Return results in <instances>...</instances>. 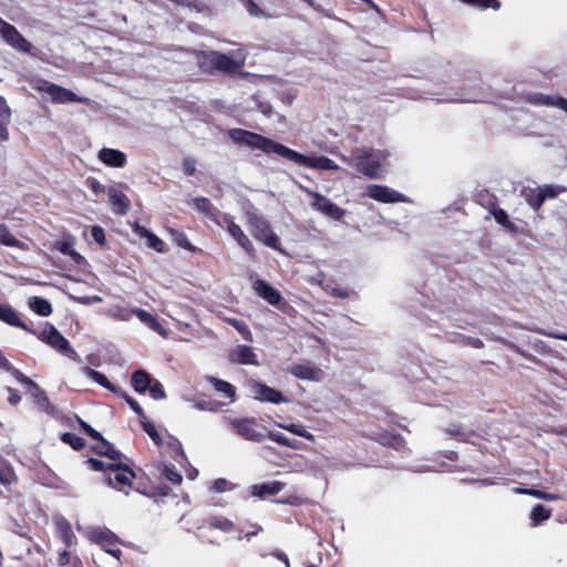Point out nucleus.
<instances>
[{
  "mask_svg": "<svg viewBox=\"0 0 567 567\" xmlns=\"http://www.w3.org/2000/svg\"><path fill=\"white\" fill-rule=\"evenodd\" d=\"M247 54L243 49L221 53L216 51L215 55V73L225 75H235L241 71L245 65Z\"/></svg>",
  "mask_w": 567,
  "mask_h": 567,
  "instance_id": "nucleus-6",
  "label": "nucleus"
},
{
  "mask_svg": "<svg viewBox=\"0 0 567 567\" xmlns=\"http://www.w3.org/2000/svg\"><path fill=\"white\" fill-rule=\"evenodd\" d=\"M16 480L12 467L4 461H0V485H10Z\"/></svg>",
  "mask_w": 567,
  "mask_h": 567,
  "instance_id": "nucleus-41",
  "label": "nucleus"
},
{
  "mask_svg": "<svg viewBox=\"0 0 567 567\" xmlns=\"http://www.w3.org/2000/svg\"><path fill=\"white\" fill-rule=\"evenodd\" d=\"M250 392L254 399L261 402H268L274 404L289 402V399H287L280 391L258 381H252L250 383Z\"/></svg>",
  "mask_w": 567,
  "mask_h": 567,
  "instance_id": "nucleus-10",
  "label": "nucleus"
},
{
  "mask_svg": "<svg viewBox=\"0 0 567 567\" xmlns=\"http://www.w3.org/2000/svg\"><path fill=\"white\" fill-rule=\"evenodd\" d=\"M176 243H177V244H178V246H181V247H184V248L189 249V250H192V249H193V247H192L190 243L188 241V239H187L186 235H185V234H183V233H178V234H177Z\"/></svg>",
  "mask_w": 567,
  "mask_h": 567,
  "instance_id": "nucleus-63",
  "label": "nucleus"
},
{
  "mask_svg": "<svg viewBox=\"0 0 567 567\" xmlns=\"http://www.w3.org/2000/svg\"><path fill=\"white\" fill-rule=\"evenodd\" d=\"M532 331H535L539 334H543V336H547V337H551L554 339H557V340H564V341H567V334L566 333H560V332H548L544 329H532Z\"/></svg>",
  "mask_w": 567,
  "mask_h": 567,
  "instance_id": "nucleus-60",
  "label": "nucleus"
},
{
  "mask_svg": "<svg viewBox=\"0 0 567 567\" xmlns=\"http://www.w3.org/2000/svg\"><path fill=\"white\" fill-rule=\"evenodd\" d=\"M194 206L199 212L206 214L207 216H213V205L210 200L206 197H196L193 199Z\"/></svg>",
  "mask_w": 567,
  "mask_h": 567,
  "instance_id": "nucleus-47",
  "label": "nucleus"
},
{
  "mask_svg": "<svg viewBox=\"0 0 567 567\" xmlns=\"http://www.w3.org/2000/svg\"><path fill=\"white\" fill-rule=\"evenodd\" d=\"M109 200L113 206V212L118 215H125L130 207V200L125 194L115 188H110Z\"/></svg>",
  "mask_w": 567,
  "mask_h": 567,
  "instance_id": "nucleus-26",
  "label": "nucleus"
},
{
  "mask_svg": "<svg viewBox=\"0 0 567 567\" xmlns=\"http://www.w3.org/2000/svg\"><path fill=\"white\" fill-rule=\"evenodd\" d=\"M40 341L47 343L58 352L66 355L69 359L81 362L78 352L72 348L71 343L61 332L51 323H45L41 331L33 333Z\"/></svg>",
  "mask_w": 567,
  "mask_h": 567,
  "instance_id": "nucleus-5",
  "label": "nucleus"
},
{
  "mask_svg": "<svg viewBox=\"0 0 567 567\" xmlns=\"http://www.w3.org/2000/svg\"><path fill=\"white\" fill-rule=\"evenodd\" d=\"M223 403L217 401H209V400H195L194 401V409L199 411H209V412H218L221 408Z\"/></svg>",
  "mask_w": 567,
  "mask_h": 567,
  "instance_id": "nucleus-43",
  "label": "nucleus"
},
{
  "mask_svg": "<svg viewBox=\"0 0 567 567\" xmlns=\"http://www.w3.org/2000/svg\"><path fill=\"white\" fill-rule=\"evenodd\" d=\"M7 390L9 392L8 402L11 405L18 404L21 401V395L19 394V392L12 388H7Z\"/></svg>",
  "mask_w": 567,
  "mask_h": 567,
  "instance_id": "nucleus-62",
  "label": "nucleus"
},
{
  "mask_svg": "<svg viewBox=\"0 0 567 567\" xmlns=\"http://www.w3.org/2000/svg\"><path fill=\"white\" fill-rule=\"evenodd\" d=\"M288 372L300 380L320 382L323 379V371L311 363H295L288 368Z\"/></svg>",
  "mask_w": 567,
  "mask_h": 567,
  "instance_id": "nucleus-14",
  "label": "nucleus"
},
{
  "mask_svg": "<svg viewBox=\"0 0 567 567\" xmlns=\"http://www.w3.org/2000/svg\"><path fill=\"white\" fill-rule=\"evenodd\" d=\"M152 381L151 375L142 369L134 371L131 377L132 386L137 393L146 392L151 388Z\"/></svg>",
  "mask_w": 567,
  "mask_h": 567,
  "instance_id": "nucleus-29",
  "label": "nucleus"
},
{
  "mask_svg": "<svg viewBox=\"0 0 567 567\" xmlns=\"http://www.w3.org/2000/svg\"><path fill=\"white\" fill-rule=\"evenodd\" d=\"M522 196L528 206L537 212L544 204V196H542L540 188H524L522 190Z\"/></svg>",
  "mask_w": 567,
  "mask_h": 567,
  "instance_id": "nucleus-31",
  "label": "nucleus"
},
{
  "mask_svg": "<svg viewBox=\"0 0 567 567\" xmlns=\"http://www.w3.org/2000/svg\"><path fill=\"white\" fill-rule=\"evenodd\" d=\"M515 492L516 493H520V494H527V495H532L534 497H537V498H540V499H544V501H557L559 499V496L556 495V494H549V493H546V492H542V491H538V489H525V488H515Z\"/></svg>",
  "mask_w": 567,
  "mask_h": 567,
  "instance_id": "nucleus-45",
  "label": "nucleus"
},
{
  "mask_svg": "<svg viewBox=\"0 0 567 567\" xmlns=\"http://www.w3.org/2000/svg\"><path fill=\"white\" fill-rule=\"evenodd\" d=\"M19 377L21 378L18 382L27 386V393L33 399L37 406L48 414H53L54 406L51 404L47 393L25 374H20Z\"/></svg>",
  "mask_w": 567,
  "mask_h": 567,
  "instance_id": "nucleus-9",
  "label": "nucleus"
},
{
  "mask_svg": "<svg viewBox=\"0 0 567 567\" xmlns=\"http://www.w3.org/2000/svg\"><path fill=\"white\" fill-rule=\"evenodd\" d=\"M63 443L69 444L75 451H80L85 446V440L74 433L65 432L61 435Z\"/></svg>",
  "mask_w": 567,
  "mask_h": 567,
  "instance_id": "nucleus-42",
  "label": "nucleus"
},
{
  "mask_svg": "<svg viewBox=\"0 0 567 567\" xmlns=\"http://www.w3.org/2000/svg\"><path fill=\"white\" fill-rule=\"evenodd\" d=\"M453 342H460V343H463V344H466V346H470L472 348H476V349H480V348H483L484 343L481 339H477V338H472V337H467V336H457V339H452Z\"/></svg>",
  "mask_w": 567,
  "mask_h": 567,
  "instance_id": "nucleus-51",
  "label": "nucleus"
},
{
  "mask_svg": "<svg viewBox=\"0 0 567 567\" xmlns=\"http://www.w3.org/2000/svg\"><path fill=\"white\" fill-rule=\"evenodd\" d=\"M87 464H89L90 468L93 471H96V472L109 471L110 472V470H109L110 462H104V461L91 457L87 460Z\"/></svg>",
  "mask_w": 567,
  "mask_h": 567,
  "instance_id": "nucleus-53",
  "label": "nucleus"
},
{
  "mask_svg": "<svg viewBox=\"0 0 567 567\" xmlns=\"http://www.w3.org/2000/svg\"><path fill=\"white\" fill-rule=\"evenodd\" d=\"M97 158L106 166L117 168L124 167L127 162L126 155L122 151L107 147H103L99 152Z\"/></svg>",
  "mask_w": 567,
  "mask_h": 567,
  "instance_id": "nucleus-17",
  "label": "nucleus"
},
{
  "mask_svg": "<svg viewBox=\"0 0 567 567\" xmlns=\"http://www.w3.org/2000/svg\"><path fill=\"white\" fill-rule=\"evenodd\" d=\"M228 135L236 144L248 146L251 150H259L266 154H277L309 168L319 171L339 169V166L327 156H306L271 138L247 130L233 128L228 132Z\"/></svg>",
  "mask_w": 567,
  "mask_h": 567,
  "instance_id": "nucleus-1",
  "label": "nucleus"
},
{
  "mask_svg": "<svg viewBox=\"0 0 567 567\" xmlns=\"http://www.w3.org/2000/svg\"><path fill=\"white\" fill-rule=\"evenodd\" d=\"M550 517V511L538 504L533 507L530 519L533 526H538Z\"/></svg>",
  "mask_w": 567,
  "mask_h": 567,
  "instance_id": "nucleus-38",
  "label": "nucleus"
},
{
  "mask_svg": "<svg viewBox=\"0 0 567 567\" xmlns=\"http://www.w3.org/2000/svg\"><path fill=\"white\" fill-rule=\"evenodd\" d=\"M228 487H229V482L227 480L217 478L214 481L210 488L214 492L221 493V492H225L226 489H228Z\"/></svg>",
  "mask_w": 567,
  "mask_h": 567,
  "instance_id": "nucleus-59",
  "label": "nucleus"
},
{
  "mask_svg": "<svg viewBox=\"0 0 567 567\" xmlns=\"http://www.w3.org/2000/svg\"><path fill=\"white\" fill-rule=\"evenodd\" d=\"M542 192V196H544V202L548 198H555L559 194L567 192V187L561 185H544L539 187Z\"/></svg>",
  "mask_w": 567,
  "mask_h": 567,
  "instance_id": "nucleus-44",
  "label": "nucleus"
},
{
  "mask_svg": "<svg viewBox=\"0 0 567 567\" xmlns=\"http://www.w3.org/2000/svg\"><path fill=\"white\" fill-rule=\"evenodd\" d=\"M60 251L64 255H70L71 257H73L76 261L79 259H82V256L80 254H78L76 251L70 249L69 245L68 244H62V247L60 248Z\"/></svg>",
  "mask_w": 567,
  "mask_h": 567,
  "instance_id": "nucleus-64",
  "label": "nucleus"
},
{
  "mask_svg": "<svg viewBox=\"0 0 567 567\" xmlns=\"http://www.w3.org/2000/svg\"><path fill=\"white\" fill-rule=\"evenodd\" d=\"M266 437L270 439L271 441H274L282 446H288L290 449L297 450L300 446V443L298 441H291L290 439H288L280 432L269 431L268 433H266Z\"/></svg>",
  "mask_w": 567,
  "mask_h": 567,
  "instance_id": "nucleus-40",
  "label": "nucleus"
},
{
  "mask_svg": "<svg viewBox=\"0 0 567 567\" xmlns=\"http://www.w3.org/2000/svg\"><path fill=\"white\" fill-rule=\"evenodd\" d=\"M151 396L154 400H163L166 398L165 390L162 385V383L158 380H153L151 383V388H148Z\"/></svg>",
  "mask_w": 567,
  "mask_h": 567,
  "instance_id": "nucleus-50",
  "label": "nucleus"
},
{
  "mask_svg": "<svg viewBox=\"0 0 567 567\" xmlns=\"http://www.w3.org/2000/svg\"><path fill=\"white\" fill-rule=\"evenodd\" d=\"M466 85L464 84L461 90H455L454 87L449 89L446 92L441 94V97H439V101L444 102H478L481 101V97L475 94H471L468 92H465Z\"/></svg>",
  "mask_w": 567,
  "mask_h": 567,
  "instance_id": "nucleus-21",
  "label": "nucleus"
},
{
  "mask_svg": "<svg viewBox=\"0 0 567 567\" xmlns=\"http://www.w3.org/2000/svg\"><path fill=\"white\" fill-rule=\"evenodd\" d=\"M127 404L130 405V408L138 415L140 420H144L146 419V415L143 411V409L141 408V405L137 403L136 400H134L132 396H127Z\"/></svg>",
  "mask_w": 567,
  "mask_h": 567,
  "instance_id": "nucleus-58",
  "label": "nucleus"
},
{
  "mask_svg": "<svg viewBox=\"0 0 567 567\" xmlns=\"http://www.w3.org/2000/svg\"><path fill=\"white\" fill-rule=\"evenodd\" d=\"M205 380L209 382L217 392L223 393L230 400H234L236 395V388L231 383L213 375H205Z\"/></svg>",
  "mask_w": 567,
  "mask_h": 567,
  "instance_id": "nucleus-30",
  "label": "nucleus"
},
{
  "mask_svg": "<svg viewBox=\"0 0 567 567\" xmlns=\"http://www.w3.org/2000/svg\"><path fill=\"white\" fill-rule=\"evenodd\" d=\"M229 360L233 363L239 364H254L257 365V355L254 353L252 348L249 346H237L229 352Z\"/></svg>",
  "mask_w": 567,
  "mask_h": 567,
  "instance_id": "nucleus-19",
  "label": "nucleus"
},
{
  "mask_svg": "<svg viewBox=\"0 0 567 567\" xmlns=\"http://www.w3.org/2000/svg\"><path fill=\"white\" fill-rule=\"evenodd\" d=\"M93 540L101 545L106 553L115 558H120L122 551L114 545V535L103 530L94 532L92 536Z\"/></svg>",
  "mask_w": 567,
  "mask_h": 567,
  "instance_id": "nucleus-24",
  "label": "nucleus"
},
{
  "mask_svg": "<svg viewBox=\"0 0 567 567\" xmlns=\"http://www.w3.org/2000/svg\"><path fill=\"white\" fill-rule=\"evenodd\" d=\"M183 171L187 176H192L196 171V161L192 157H186L183 161Z\"/></svg>",
  "mask_w": 567,
  "mask_h": 567,
  "instance_id": "nucleus-55",
  "label": "nucleus"
},
{
  "mask_svg": "<svg viewBox=\"0 0 567 567\" xmlns=\"http://www.w3.org/2000/svg\"><path fill=\"white\" fill-rule=\"evenodd\" d=\"M286 484L279 481H272L261 484H255L250 487L251 495L265 498L267 496L276 495L285 488Z\"/></svg>",
  "mask_w": 567,
  "mask_h": 567,
  "instance_id": "nucleus-23",
  "label": "nucleus"
},
{
  "mask_svg": "<svg viewBox=\"0 0 567 567\" xmlns=\"http://www.w3.org/2000/svg\"><path fill=\"white\" fill-rule=\"evenodd\" d=\"M228 233L237 241V244L250 256L255 257V247L249 238L245 235L241 227L237 225L230 217H225Z\"/></svg>",
  "mask_w": 567,
  "mask_h": 567,
  "instance_id": "nucleus-16",
  "label": "nucleus"
},
{
  "mask_svg": "<svg viewBox=\"0 0 567 567\" xmlns=\"http://www.w3.org/2000/svg\"><path fill=\"white\" fill-rule=\"evenodd\" d=\"M303 190L311 197L310 206L313 210H317L333 220H340L344 216V209L339 207L322 194L313 192L309 188H303Z\"/></svg>",
  "mask_w": 567,
  "mask_h": 567,
  "instance_id": "nucleus-7",
  "label": "nucleus"
},
{
  "mask_svg": "<svg viewBox=\"0 0 567 567\" xmlns=\"http://www.w3.org/2000/svg\"><path fill=\"white\" fill-rule=\"evenodd\" d=\"M247 225L251 235L266 246L279 249V238L272 231L270 224L258 213L256 208L247 209Z\"/></svg>",
  "mask_w": 567,
  "mask_h": 567,
  "instance_id": "nucleus-3",
  "label": "nucleus"
},
{
  "mask_svg": "<svg viewBox=\"0 0 567 567\" xmlns=\"http://www.w3.org/2000/svg\"><path fill=\"white\" fill-rule=\"evenodd\" d=\"M78 421H79V424L81 426V429L89 435L91 436L93 440L95 441H99V440H102V434L100 432H97L96 430H94L90 424H87L85 421H83L82 419L78 417Z\"/></svg>",
  "mask_w": 567,
  "mask_h": 567,
  "instance_id": "nucleus-54",
  "label": "nucleus"
},
{
  "mask_svg": "<svg viewBox=\"0 0 567 567\" xmlns=\"http://www.w3.org/2000/svg\"><path fill=\"white\" fill-rule=\"evenodd\" d=\"M1 121H4V124H9L11 121V110L3 96H0V122Z\"/></svg>",
  "mask_w": 567,
  "mask_h": 567,
  "instance_id": "nucleus-52",
  "label": "nucleus"
},
{
  "mask_svg": "<svg viewBox=\"0 0 567 567\" xmlns=\"http://www.w3.org/2000/svg\"><path fill=\"white\" fill-rule=\"evenodd\" d=\"M162 475L175 485L181 484L183 480L174 466L163 465Z\"/></svg>",
  "mask_w": 567,
  "mask_h": 567,
  "instance_id": "nucleus-46",
  "label": "nucleus"
},
{
  "mask_svg": "<svg viewBox=\"0 0 567 567\" xmlns=\"http://www.w3.org/2000/svg\"><path fill=\"white\" fill-rule=\"evenodd\" d=\"M94 452L106 456L112 462L111 463H118L121 462L123 454L118 450H116L113 444H111L109 441H106L103 436L102 440H99V444H96L93 447Z\"/></svg>",
  "mask_w": 567,
  "mask_h": 567,
  "instance_id": "nucleus-27",
  "label": "nucleus"
},
{
  "mask_svg": "<svg viewBox=\"0 0 567 567\" xmlns=\"http://www.w3.org/2000/svg\"><path fill=\"white\" fill-rule=\"evenodd\" d=\"M0 369L7 371V372H10L12 374V377L19 381L21 377H19L20 374H23L20 370H18L17 368H14L8 360L7 358L2 354V352L0 351Z\"/></svg>",
  "mask_w": 567,
  "mask_h": 567,
  "instance_id": "nucleus-49",
  "label": "nucleus"
},
{
  "mask_svg": "<svg viewBox=\"0 0 567 567\" xmlns=\"http://www.w3.org/2000/svg\"><path fill=\"white\" fill-rule=\"evenodd\" d=\"M526 101L536 106H556L567 113V99L563 96L536 92L528 94Z\"/></svg>",
  "mask_w": 567,
  "mask_h": 567,
  "instance_id": "nucleus-15",
  "label": "nucleus"
},
{
  "mask_svg": "<svg viewBox=\"0 0 567 567\" xmlns=\"http://www.w3.org/2000/svg\"><path fill=\"white\" fill-rule=\"evenodd\" d=\"M0 244L8 247L23 248L24 244L17 239L6 224H0Z\"/></svg>",
  "mask_w": 567,
  "mask_h": 567,
  "instance_id": "nucleus-35",
  "label": "nucleus"
},
{
  "mask_svg": "<svg viewBox=\"0 0 567 567\" xmlns=\"http://www.w3.org/2000/svg\"><path fill=\"white\" fill-rule=\"evenodd\" d=\"M37 89L48 94L54 103H73L83 102L84 99L79 97L74 92L69 89L62 87L49 81H39Z\"/></svg>",
  "mask_w": 567,
  "mask_h": 567,
  "instance_id": "nucleus-8",
  "label": "nucleus"
},
{
  "mask_svg": "<svg viewBox=\"0 0 567 567\" xmlns=\"http://www.w3.org/2000/svg\"><path fill=\"white\" fill-rule=\"evenodd\" d=\"M224 423L244 440L260 443L266 439V429L255 417H223Z\"/></svg>",
  "mask_w": 567,
  "mask_h": 567,
  "instance_id": "nucleus-4",
  "label": "nucleus"
},
{
  "mask_svg": "<svg viewBox=\"0 0 567 567\" xmlns=\"http://www.w3.org/2000/svg\"><path fill=\"white\" fill-rule=\"evenodd\" d=\"M132 312L138 318L141 322L146 324L150 329L161 336H166V329L158 322V320L148 311L135 308Z\"/></svg>",
  "mask_w": 567,
  "mask_h": 567,
  "instance_id": "nucleus-28",
  "label": "nucleus"
},
{
  "mask_svg": "<svg viewBox=\"0 0 567 567\" xmlns=\"http://www.w3.org/2000/svg\"><path fill=\"white\" fill-rule=\"evenodd\" d=\"M252 287L256 293L262 299L267 300L270 305L277 306L280 303L282 299L280 292L271 287L267 281L257 279Z\"/></svg>",
  "mask_w": 567,
  "mask_h": 567,
  "instance_id": "nucleus-18",
  "label": "nucleus"
},
{
  "mask_svg": "<svg viewBox=\"0 0 567 567\" xmlns=\"http://www.w3.org/2000/svg\"><path fill=\"white\" fill-rule=\"evenodd\" d=\"M132 229L134 234L147 240L148 248L154 249L157 252H163L165 250L164 241L154 233L146 229L144 226L140 225L138 223H134L132 225Z\"/></svg>",
  "mask_w": 567,
  "mask_h": 567,
  "instance_id": "nucleus-22",
  "label": "nucleus"
},
{
  "mask_svg": "<svg viewBox=\"0 0 567 567\" xmlns=\"http://www.w3.org/2000/svg\"><path fill=\"white\" fill-rule=\"evenodd\" d=\"M83 371L91 380H93L101 386L107 389L109 391H111L113 393H118V386L111 383L105 374H103L92 368H89V367H85L83 369Z\"/></svg>",
  "mask_w": 567,
  "mask_h": 567,
  "instance_id": "nucleus-32",
  "label": "nucleus"
},
{
  "mask_svg": "<svg viewBox=\"0 0 567 567\" xmlns=\"http://www.w3.org/2000/svg\"><path fill=\"white\" fill-rule=\"evenodd\" d=\"M141 424L143 426V430L150 435V437L153 440V442L157 445L161 444L162 439L158 432L156 431L154 424L146 419L141 421Z\"/></svg>",
  "mask_w": 567,
  "mask_h": 567,
  "instance_id": "nucleus-48",
  "label": "nucleus"
},
{
  "mask_svg": "<svg viewBox=\"0 0 567 567\" xmlns=\"http://www.w3.org/2000/svg\"><path fill=\"white\" fill-rule=\"evenodd\" d=\"M29 307L35 313L42 317H48L52 313V306L49 300L41 297H31L29 299Z\"/></svg>",
  "mask_w": 567,
  "mask_h": 567,
  "instance_id": "nucleus-33",
  "label": "nucleus"
},
{
  "mask_svg": "<svg viewBox=\"0 0 567 567\" xmlns=\"http://www.w3.org/2000/svg\"><path fill=\"white\" fill-rule=\"evenodd\" d=\"M91 235L93 239L101 246L105 244V234L101 226H93L91 228Z\"/></svg>",
  "mask_w": 567,
  "mask_h": 567,
  "instance_id": "nucleus-56",
  "label": "nucleus"
},
{
  "mask_svg": "<svg viewBox=\"0 0 567 567\" xmlns=\"http://www.w3.org/2000/svg\"><path fill=\"white\" fill-rule=\"evenodd\" d=\"M280 426L295 435L301 436L311 442L315 441V435L310 433L302 424L290 423L286 425L280 424Z\"/></svg>",
  "mask_w": 567,
  "mask_h": 567,
  "instance_id": "nucleus-39",
  "label": "nucleus"
},
{
  "mask_svg": "<svg viewBox=\"0 0 567 567\" xmlns=\"http://www.w3.org/2000/svg\"><path fill=\"white\" fill-rule=\"evenodd\" d=\"M216 51H195V59L199 70L207 74H215Z\"/></svg>",
  "mask_w": 567,
  "mask_h": 567,
  "instance_id": "nucleus-25",
  "label": "nucleus"
},
{
  "mask_svg": "<svg viewBox=\"0 0 567 567\" xmlns=\"http://www.w3.org/2000/svg\"><path fill=\"white\" fill-rule=\"evenodd\" d=\"M445 433H447L449 435L458 436L462 441L467 440L466 433L462 431V429L456 424L449 425L445 429Z\"/></svg>",
  "mask_w": 567,
  "mask_h": 567,
  "instance_id": "nucleus-57",
  "label": "nucleus"
},
{
  "mask_svg": "<svg viewBox=\"0 0 567 567\" xmlns=\"http://www.w3.org/2000/svg\"><path fill=\"white\" fill-rule=\"evenodd\" d=\"M367 195L380 203H404L406 197L388 186L383 185H370L367 188Z\"/></svg>",
  "mask_w": 567,
  "mask_h": 567,
  "instance_id": "nucleus-12",
  "label": "nucleus"
},
{
  "mask_svg": "<svg viewBox=\"0 0 567 567\" xmlns=\"http://www.w3.org/2000/svg\"><path fill=\"white\" fill-rule=\"evenodd\" d=\"M61 538L66 546L73 545L75 542V535L72 530L71 524L63 517H60L55 522Z\"/></svg>",
  "mask_w": 567,
  "mask_h": 567,
  "instance_id": "nucleus-34",
  "label": "nucleus"
},
{
  "mask_svg": "<svg viewBox=\"0 0 567 567\" xmlns=\"http://www.w3.org/2000/svg\"><path fill=\"white\" fill-rule=\"evenodd\" d=\"M492 214H493V217L494 219L496 220L497 224H499L501 226H503L504 228H506L507 230L512 231V233H516L517 231V227L515 226L514 223H512L509 220V217L507 215V213L502 209V208H494L492 210Z\"/></svg>",
  "mask_w": 567,
  "mask_h": 567,
  "instance_id": "nucleus-37",
  "label": "nucleus"
},
{
  "mask_svg": "<svg viewBox=\"0 0 567 567\" xmlns=\"http://www.w3.org/2000/svg\"><path fill=\"white\" fill-rule=\"evenodd\" d=\"M0 37L10 47L20 52L30 53L33 48L32 44L18 31V29L10 23H8L1 31Z\"/></svg>",
  "mask_w": 567,
  "mask_h": 567,
  "instance_id": "nucleus-13",
  "label": "nucleus"
},
{
  "mask_svg": "<svg viewBox=\"0 0 567 567\" xmlns=\"http://www.w3.org/2000/svg\"><path fill=\"white\" fill-rule=\"evenodd\" d=\"M388 157L389 153L386 151L358 147L352 151L351 157L342 155L341 159L349 165H354L358 172L370 178H380Z\"/></svg>",
  "mask_w": 567,
  "mask_h": 567,
  "instance_id": "nucleus-2",
  "label": "nucleus"
},
{
  "mask_svg": "<svg viewBox=\"0 0 567 567\" xmlns=\"http://www.w3.org/2000/svg\"><path fill=\"white\" fill-rule=\"evenodd\" d=\"M0 320L12 327L21 328L29 333H35V330L29 328L20 319L18 311H16L12 307L8 305L0 303Z\"/></svg>",
  "mask_w": 567,
  "mask_h": 567,
  "instance_id": "nucleus-20",
  "label": "nucleus"
},
{
  "mask_svg": "<svg viewBox=\"0 0 567 567\" xmlns=\"http://www.w3.org/2000/svg\"><path fill=\"white\" fill-rule=\"evenodd\" d=\"M245 7L250 16L259 17L262 13L260 8L252 0H246Z\"/></svg>",
  "mask_w": 567,
  "mask_h": 567,
  "instance_id": "nucleus-61",
  "label": "nucleus"
},
{
  "mask_svg": "<svg viewBox=\"0 0 567 567\" xmlns=\"http://www.w3.org/2000/svg\"><path fill=\"white\" fill-rule=\"evenodd\" d=\"M109 470L113 475H109L106 482L114 488L117 487V485H131L132 480L135 477V474L130 466L122 462L110 463Z\"/></svg>",
  "mask_w": 567,
  "mask_h": 567,
  "instance_id": "nucleus-11",
  "label": "nucleus"
},
{
  "mask_svg": "<svg viewBox=\"0 0 567 567\" xmlns=\"http://www.w3.org/2000/svg\"><path fill=\"white\" fill-rule=\"evenodd\" d=\"M207 524L210 528L220 529L225 533L235 530L234 523L224 516H212L207 519Z\"/></svg>",
  "mask_w": 567,
  "mask_h": 567,
  "instance_id": "nucleus-36",
  "label": "nucleus"
}]
</instances>
